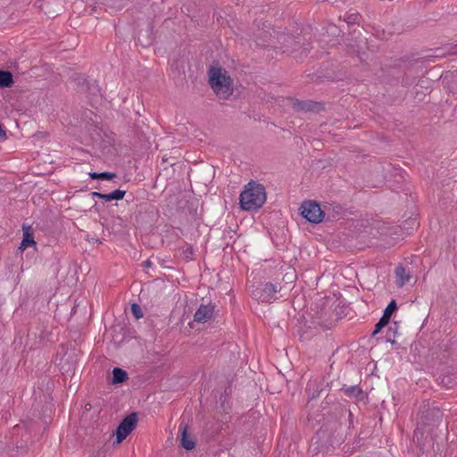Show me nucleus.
Listing matches in <instances>:
<instances>
[{
	"mask_svg": "<svg viewBox=\"0 0 457 457\" xmlns=\"http://www.w3.org/2000/svg\"><path fill=\"white\" fill-rule=\"evenodd\" d=\"M23 228V238L21 244V248H27L29 246H31L36 244L33 237V233L31 232L30 226L25 227V225L22 226Z\"/></svg>",
	"mask_w": 457,
	"mask_h": 457,
	"instance_id": "nucleus-13",
	"label": "nucleus"
},
{
	"mask_svg": "<svg viewBox=\"0 0 457 457\" xmlns=\"http://www.w3.org/2000/svg\"><path fill=\"white\" fill-rule=\"evenodd\" d=\"M441 383L448 388L453 387L454 385L456 384L451 379L450 376H443L441 378Z\"/></svg>",
	"mask_w": 457,
	"mask_h": 457,
	"instance_id": "nucleus-26",
	"label": "nucleus"
},
{
	"mask_svg": "<svg viewBox=\"0 0 457 457\" xmlns=\"http://www.w3.org/2000/svg\"><path fill=\"white\" fill-rule=\"evenodd\" d=\"M13 83L12 73L9 71L0 70V88L11 87Z\"/></svg>",
	"mask_w": 457,
	"mask_h": 457,
	"instance_id": "nucleus-14",
	"label": "nucleus"
},
{
	"mask_svg": "<svg viewBox=\"0 0 457 457\" xmlns=\"http://www.w3.org/2000/svg\"><path fill=\"white\" fill-rule=\"evenodd\" d=\"M397 308L398 307L396 301L395 299H392L386 307V309L384 310L382 317L386 318V320L390 321L393 313L397 311Z\"/></svg>",
	"mask_w": 457,
	"mask_h": 457,
	"instance_id": "nucleus-19",
	"label": "nucleus"
},
{
	"mask_svg": "<svg viewBox=\"0 0 457 457\" xmlns=\"http://www.w3.org/2000/svg\"><path fill=\"white\" fill-rule=\"evenodd\" d=\"M281 290L279 284L267 282L256 287L252 291L253 297L258 302L270 303L278 299L277 294Z\"/></svg>",
	"mask_w": 457,
	"mask_h": 457,
	"instance_id": "nucleus-3",
	"label": "nucleus"
},
{
	"mask_svg": "<svg viewBox=\"0 0 457 457\" xmlns=\"http://www.w3.org/2000/svg\"><path fill=\"white\" fill-rule=\"evenodd\" d=\"M74 82L77 84L79 90L82 92L86 90L87 83L88 81L82 76H77L76 78H74Z\"/></svg>",
	"mask_w": 457,
	"mask_h": 457,
	"instance_id": "nucleus-23",
	"label": "nucleus"
},
{
	"mask_svg": "<svg viewBox=\"0 0 457 457\" xmlns=\"http://www.w3.org/2000/svg\"><path fill=\"white\" fill-rule=\"evenodd\" d=\"M445 50H446L447 54H450V55L457 54V44L447 45Z\"/></svg>",
	"mask_w": 457,
	"mask_h": 457,
	"instance_id": "nucleus-27",
	"label": "nucleus"
},
{
	"mask_svg": "<svg viewBox=\"0 0 457 457\" xmlns=\"http://www.w3.org/2000/svg\"><path fill=\"white\" fill-rule=\"evenodd\" d=\"M288 39L295 43L294 44V47L291 50V52L294 53L295 51H296V47L295 46H298L300 44V42L299 41H295V38H292V37H289Z\"/></svg>",
	"mask_w": 457,
	"mask_h": 457,
	"instance_id": "nucleus-30",
	"label": "nucleus"
},
{
	"mask_svg": "<svg viewBox=\"0 0 457 457\" xmlns=\"http://www.w3.org/2000/svg\"><path fill=\"white\" fill-rule=\"evenodd\" d=\"M142 266L145 269H148V268H151L153 266V262H151V260L148 259V260L143 262Z\"/></svg>",
	"mask_w": 457,
	"mask_h": 457,
	"instance_id": "nucleus-29",
	"label": "nucleus"
},
{
	"mask_svg": "<svg viewBox=\"0 0 457 457\" xmlns=\"http://www.w3.org/2000/svg\"><path fill=\"white\" fill-rule=\"evenodd\" d=\"M452 90L453 91V93L457 94V80L453 83Z\"/></svg>",
	"mask_w": 457,
	"mask_h": 457,
	"instance_id": "nucleus-31",
	"label": "nucleus"
},
{
	"mask_svg": "<svg viewBox=\"0 0 457 457\" xmlns=\"http://www.w3.org/2000/svg\"><path fill=\"white\" fill-rule=\"evenodd\" d=\"M361 19V15L359 12H345L343 16L344 21L347 23V25H354L358 24Z\"/></svg>",
	"mask_w": 457,
	"mask_h": 457,
	"instance_id": "nucleus-20",
	"label": "nucleus"
},
{
	"mask_svg": "<svg viewBox=\"0 0 457 457\" xmlns=\"http://www.w3.org/2000/svg\"><path fill=\"white\" fill-rule=\"evenodd\" d=\"M117 177L116 173L104 171V172H90L89 178L92 179H102V180H111Z\"/></svg>",
	"mask_w": 457,
	"mask_h": 457,
	"instance_id": "nucleus-17",
	"label": "nucleus"
},
{
	"mask_svg": "<svg viewBox=\"0 0 457 457\" xmlns=\"http://www.w3.org/2000/svg\"><path fill=\"white\" fill-rule=\"evenodd\" d=\"M301 215L309 222L318 224L323 220L325 216L320 204L315 201H305L300 207Z\"/></svg>",
	"mask_w": 457,
	"mask_h": 457,
	"instance_id": "nucleus-4",
	"label": "nucleus"
},
{
	"mask_svg": "<svg viewBox=\"0 0 457 457\" xmlns=\"http://www.w3.org/2000/svg\"><path fill=\"white\" fill-rule=\"evenodd\" d=\"M420 423L423 426H436L443 418L442 411L436 406L424 404L420 408Z\"/></svg>",
	"mask_w": 457,
	"mask_h": 457,
	"instance_id": "nucleus-6",
	"label": "nucleus"
},
{
	"mask_svg": "<svg viewBox=\"0 0 457 457\" xmlns=\"http://www.w3.org/2000/svg\"><path fill=\"white\" fill-rule=\"evenodd\" d=\"M308 51H309V48H308V47H303V52H302V53H304V54H306Z\"/></svg>",
	"mask_w": 457,
	"mask_h": 457,
	"instance_id": "nucleus-32",
	"label": "nucleus"
},
{
	"mask_svg": "<svg viewBox=\"0 0 457 457\" xmlns=\"http://www.w3.org/2000/svg\"><path fill=\"white\" fill-rule=\"evenodd\" d=\"M137 413L131 412L120 421L115 433V442L117 444H120L133 431L137 424Z\"/></svg>",
	"mask_w": 457,
	"mask_h": 457,
	"instance_id": "nucleus-5",
	"label": "nucleus"
},
{
	"mask_svg": "<svg viewBox=\"0 0 457 457\" xmlns=\"http://www.w3.org/2000/svg\"><path fill=\"white\" fill-rule=\"evenodd\" d=\"M399 325L397 322H395L393 325L389 326L386 335V342H389L392 345L395 344V337L397 334Z\"/></svg>",
	"mask_w": 457,
	"mask_h": 457,
	"instance_id": "nucleus-16",
	"label": "nucleus"
},
{
	"mask_svg": "<svg viewBox=\"0 0 457 457\" xmlns=\"http://www.w3.org/2000/svg\"><path fill=\"white\" fill-rule=\"evenodd\" d=\"M290 101L293 109L296 112H320L323 109L320 103L312 100H298L292 98Z\"/></svg>",
	"mask_w": 457,
	"mask_h": 457,
	"instance_id": "nucleus-7",
	"label": "nucleus"
},
{
	"mask_svg": "<svg viewBox=\"0 0 457 457\" xmlns=\"http://www.w3.org/2000/svg\"><path fill=\"white\" fill-rule=\"evenodd\" d=\"M127 379H129V375L126 370H124L119 367H115L112 370V384H114V385L121 384V383L125 382Z\"/></svg>",
	"mask_w": 457,
	"mask_h": 457,
	"instance_id": "nucleus-15",
	"label": "nucleus"
},
{
	"mask_svg": "<svg viewBox=\"0 0 457 457\" xmlns=\"http://www.w3.org/2000/svg\"><path fill=\"white\" fill-rule=\"evenodd\" d=\"M305 391L309 401L317 399L323 391L322 383L318 382L317 380H310Z\"/></svg>",
	"mask_w": 457,
	"mask_h": 457,
	"instance_id": "nucleus-10",
	"label": "nucleus"
},
{
	"mask_svg": "<svg viewBox=\"0 0 457 457\" xmlns=\"http://www.w3.org/2000/svg\"><path fill=\"white\" fill-rule=\"evenodd\" d=\"M209 83L212 89L220 99H228L233 94V80L221 67L211 66Z\"/></svg>",
	"mask_w": 457,
	"mask_h": 457,
	"instance_id": "nucleus-2",
	"label": "nucleus"
},
{
	"mask_svg": "<svg viewBox=\"0 0 457 457\" xmlns=\"http://www.w3.org/2000/svg\"><path fill=\"white\" fill-rule=\"evenodd\" d=\"M131 312L136 319H140L143 317L141 307L136 303L131 304Z\"/></svg>",
	"mask_w": 457,
	"mask_h": 457,
	"instance_id": "nucleus-24",
	"label": "nucleus"
},
{
	"mask_svg": "<svg viewBox=\"0 0 457 457\" xmlns=\"http://www.w3.org/2000/svg\"><path fill=\"white\" fill-rule=\"evenodd\" d=\"M214 311V306L212 304H201L196 310L194 320L196 322H206L212 318Z\"/></svg>",
	"mask_w": 457,
	"mask_h": 457,
	"instance_id": "nucleus-9",
	"label": "nucleus"
},
{
	"mask_svg": "<svg viewBox=\"0 0 457 457\" xmlns=\"http://www.w3.org/2000/svg\"><path fill=\"white\" fill-rule=\"evenodd\" d=\"M28 451H29L28 445H23L22 443L21 445H18V443L12 444V452L13 453L12 454H17V455L25 454L28 453Z\"/></svg>",
	"mask_w": 457,
	"mask_h": 457,
	"instance_id": "nucleus-22",
	"label": "nucleus"
},
{
	"mask_svg": "<svg viewBox=\"0 0 457 457\" xmlns=\"http://www.w3.org/2000/svg\"><path fill=\"white\" fill-rule=\"evenodd\" d=\"M125 190L116 189L111 193L104 194V200L105 202H111L112 200H121L125 196Z\"/></svg>",
	"mask_w": 457,
	"mask_h": 457,
	"instance_id": "nucleus-18",
	"label": "nucleus"
},
{
	"mask_svg": "<svg viewBox=\"0 0 457 457\" xmlns=\"http://www.w3.org/2000/svg\"><path fill=\"white\" fill-rule=\"evenodd\" d=\"M345 395L354 398L356 401H363L366 397L365 393L359 386H344L341 389Z\"/></svg>",
	"mask_w": 457,
	"mask_h": 457,
	"instance_id": "nucleus-12",
	"label": "nucleus"
},
{
	"mask_svg": "<svg viewBox=\"0 0 457 457\" xmlns=\"http://www.w3.org/2000/svg\"><path fill=\"white\" fill-rule=\"evenodd\" d=\"M91 195L93 197H97V198H100V199H103L104 200V193H100V192H97V191H94L91 193Z\"/></svg>",
	"mask_w": 457,
	"mask_h": 457,
	"instance_id": "nucleus-28",
	"label": "nucleus"
},
{
	"mask_svg": "<svg viewBox=\"0 0 457 457\" xmlns=\"http://www.w3.org/2000/svg\"><path fill=\"white\" fill-rule=\"evenodd\" d=\"M266 198L263 185L251 180L239 195V204L244 211H256L264 204Z\"/></svg>",
	"mask_w": 457,
	"mask_h": 457,
	"instance_id": "nucleus-1",
	"label": "nucleus"
},
{
	"mask_svg": "<svg viewBox=\"0 0 457 457\" xmlns=\"http://www.w3.org/2000/svg\"><path fill=\"white\" fill-rule=\"evenodd\" d=\"M257 46H265V45H264V44H262V43H258V42H257Z\"/></svg>",
	"mask_w": 457,
	"mask_h": 457,
	"instance_id": "nucleus-33",
	"label": "nucleus"
},
{
	"mask_svg": "<svg viewBox=\"0 0 457 457\" xmlns=\"http://www.w3.org/2000/svg\"><path fill=\"white\" fill-rule=\"evenodd\" d=\"M388 323L389 320H386V318L381 317L379 320L375 324L371 336L375 337L376 335H378L382 330V328L388 325Z\"/></svg>",
	"mask_w": 457,
	"mask_h": 457,
	"instance_id": "nucleus-21",
	"label": "nucleus"
},
{
	"mask_svg": "<svg viewBox=\"0 0 457 457\" xmlns=\"http://www.w3.org/2000/svg\"><path fill=\"white\" fill-rule=\"evenodd\" d=\"M395 273L396 277L395 282L399 287H403L411 279V272L407 270L403 264L396 266Z\"/></svg>",
	"mask_w": 457,
	"mask_h": 457,
	"instance_id": "nucleus-11",
	"label": "nucleus"
},
{
	"mask_svg": "<svg viewBox=\"0 0 457 457\" xmlns=\"http://www.w3.org/2000/svg\"><path fill=\"white\" fill-rule=\"evenodd\" d=\"M85 91H88L89 94L93 95V96H96L98 94H100V88L97 85H90L89 82L87 83V87H86V90Z\"/></svg>",
	"mask_w": 457,
	"mask_h": 457,
	"instance_id": "nucleus-25",
	"label": "nucleus"
},
{
	"mask_svg": "<svg viewBox=\"0 0 457 457\" xmlns=\"http://www.w3.org/2000/svg\"><path fill=\"white\" fill-rule=\"evenodd\" d=\"M187 425L184 423H180L179 427V441L180 445L187 451H191L195 447V438L188 433Z\"/></svg>",
	"mask_w": 457,
	"mask_h": 457,
	"instance_id": "nucleus-8",
	"label": "nucleus"
}]
</instances>
